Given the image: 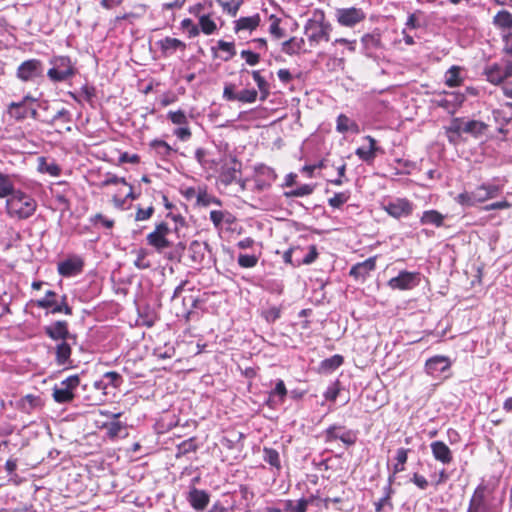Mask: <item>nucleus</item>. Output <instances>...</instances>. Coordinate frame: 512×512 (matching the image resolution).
<instances>
[{
  "label": "nucleus",
  "instance_id": "nucleus-14",
  "mask_svg": "<svg viewBox=\"0 0 512 512\" xmlns=\"http://www.w3.org/2000/svg\"><path fill=\"white\" fill-rule=\"evenodd\" d=\"M419 283V273L401 271L398 276L388 281V286L392 289L409 290L417 286Z\"/></svg>",
  "mask_w": 512,
  "mask_h": 512
},
{
  "label": "nucleus",
  "instance_id": "nucleus-31",
  "mask_svg": "<svg viewBox=\"0 0 512 512\" xmlns=\"http://www.w3.org/2000/svg\"><path fill=\"white\" fill-rule=\"evenodd\" d=\"M17 190L14 188L12 176L0 172V198H9Z\"/></svg>",
  "mask_w": 512,
  "mask_h": 512
},
{
  "label": "nucleus",
  "instance_id": "nucleus-59",
  "mask_svg": "<svg viewBox=\"0 0 512 512\" xmlns=\"http://www.w3.org/2000/svg\"><path fill=\"white\" fill-rule=\"evenodd\" d=\"M105 427L107 428V435L110 438L117 437L121 430L123 429V425L119 421H113L109 424H106Z\"/></svg>",
  "mask_w": 512,
  "mask_h": 512
},
{
  "label": "nucleus",
  "instance_id": "nucleus-21",
  "mask_svg": "<svg viewBox=\"0 0 512 512\" xmlns=\"http://www.w3.org/2000/svg\"><path fill=\"white\" fill-rule=\"evenodd\" d=\"M187 501L195 510L203 511L210 502V495L205 490L193 487L188 493Z\"/></svg>",
  "mask_w": 512,
  "mask_h": 512
},
{
  "label": "nucleus",
  "instance_id": "nucleus-2",
  "mask_svg": "<svg viewBox=\"0 0 512 512\" xmlns=\"http://www.w3.org/2000/svg\"><path fill=\"white\" fill-rule=\"evenodd\" d=\"M37 201L29 194L17 190L6 200L7 215L16 220H26L34 215Z\"/></svg>",
  "mask_w": 512,
  "mask_h": 512
},
{
  "label": "nucleus",
  "instance_id": "nucleus-56",
  "mask_svg": "<svg viewBox=\"0 0 512 512\" xmlns=\"http://www.w3.org/2000/svg\"><path fill=\"white\" fill-rule=\"evenodd\" d=\"M181 28L188 30L189 38H194L200 33L199 27L195 25L190 18H186L181 21Z\"/></svg>",
  "mask_w": 512,
  "mask_h": 512
},
{
  "label": "nucleus",
  "instance_id": "nucleus-13",
  "mask_svg": "<svg viewBox=\"0 0 512 512\" xmlns=\"http://www.w3.org/2000/svg\"><path fill=\"white\" fill-rule=\"evenodd\" d=\"M44 333L56 342L77 340V335L69 331L68 323L64 320H58L45 326Z\"/></svg>",
  "mask_w": 512,
  "mask_h": 512
},
{
  "label": "nucleus",
  "instance_id": "nucleus-44",
  "mask_svg": "<svg viewBox=\"0 0 512 512\" xmlns=\"http://www.w3.org/2000/svg\"><path fill=\"white\" fill-rule=\"evenodd\" d=\"M270 20V26H269V33L275 38V39H281L285 35L284 29L280 27V18H278L275 15H271L269 17Z\"/></svg>",
  "mask_w": 512,
  "mask_h": 512
},
{
  "label": "nucleus",
  "instance_id": "nucleus-7",
  "mask_svg": "<svg viewBox=\"0 0 512 512\" xmlns=\"http://www.w3.org/2000/svg\"><path fill=\"white\" fill-rule=\"evenodd\" d=\"M322 435L325 443H332L334 441H341L345 446H353L358 438V432L352 429H348L346 426L341 424H332L327 427Z\"/></svg>",
  "mask_w": 512,
  "mask_h": 512
},
{
  "label": "nucleus",
  "instance_id": "nucleus-6",
  "mask_svg": "<svg viewBox=\"0 0 512 512\" xmlns=\"http://www.w3.org/2000/svg\"><path fill=\"white\" fill-rule=\"evenodd\" d=\"M80 385L78 375H72L62 380L59 384H55L52 389V397L59 404L70 403L75 398V391Z\"/></svg>",
  "mask_w": 512,
  "mask_h": 512
},
{
  "label": "nucleus",
  "instance_id": "nucleus-3",
  "mask_svg": "<svg viewBox=\"0 0 512 512\" xmlns=\"http://www.w3.org/2000/svg\"><path fill=\"white\" fill-rule=\"evenodd\" d=\"M331 24L325 20V13L316 9L304 26V33L311 45H317L320 41H329Z\"/></svg>",
  "mask_w": 512,
  "mask_h": 512
},
{
  "label": "nucleus",
  "instance_id": "nucleus-39",
  "mask_svg": "<svg viewBox=\"0 0 512 512\" xmlns=\"http://www.w3.org/2000/svg\"><path fill=\"white\" fill-rule=\"evenodd\" d=\"M196 196L198 205L204 207H207L211 204H216L219 206L221 205V201L218 198L210 195L205 189H200Z\"/></svg>",
  "mask_w": 512,
  "mask_h": 512
},
{
  "label": "nucleus",
  "instance_id": "nucleus-38",
  "mask_svg": "<svg viewBox=\"0 0 512 512\" xmlns=\"http://www.w3.org/2000/svg\"><path fill=\"white\" fill-rule=\"evenodd\" d=\"M263 458L264 461L267 462L272 467H275L278 470L281 468L280 456L277 450L273 448L264 447Z\"/></svg>",
  "mask_w": 512,
  "mask_h": 512
},
{
  "label": "nucleus",
  "instance_id": "nucleus-51",
  "mask_svg": "<svg viewBox=\"0 0 512 512\" xmlns=\"http://www.w3.org/2000/svg\"><path fill=\"white\" fill-rule=\"evenodd\" d=\"M350 198V193L339 192L336 193L332 198L328 200V204L333 208H340L343 204H345Z\"/></svg>",
  "mask_w": 512,
  "mask_h": 512
},
{
  "label": "nucleus",
  "instance_id": "nucleus-24",
  "mask_svg": "<svg viewBox=\"0 0 512 512\" xmlns=\"http://www.w3.org/2000/svg\"><path fill=\"white\" fill-rule=\"evenodd\" d=\"M433 457L443 463L449 464L453 457L450 448L442 441H434L430 444Z\"/></svg>",
  "mask_w": 512,
  "mask_h": 512
},
{
  "label": "nucleus",
  "instance_id": "nucleus-26",
  "mask_svg": "<svg viewBox=\"0 0 512 512\" xmlns=\"http://www.w3.org/2000/svg\"><path fill=\"white\" fill-rule=\"evenodd\" d=\"M445 216L441 214L437 210H427L424 211L421 218L420 223L422 225H433L435 227H441L443 225Z\"/></svg>",
  "mask_w": 512,
  "mask_h": 512
},
{
  "label": "nucleus",
  "instance_id": "nucleus-15",
  "mask_svg": "<svg viewBox=\"0 0 512 512\" xmlns=\"http://www.w3.org/2000/svg\"><path fill=\"white\" fill-rule=\"evenodd\" d=\"M84 261L80 256L73 255L58 263V273L63 277H73L83 271Z\"/></svg>",
  "mask_w": 512,
  "mask_h": 512
},
{
  "label": "nucleus",
  "instance_id": "nucleus-35",
  "mask_svg": "<svg viewBox=\"0 0 512 512\" xmlns=\"http://www.w3.org/2000/svg\"><path fill=\"white\" fill-rule=\"evenodd\" d=\"M493 24L501 29L512 28V13L507 10L499 11L493 18Z\"/></svg>",
  "mask_w": 512,
  "mask_h": 512
},
{
  "label": "nucleus",
  "instance_id": "nucleus-22",
  "mask_svg": "<svg viewBox=\"0 0 512 512\" xmlns=\"http://www.w3.org/2000/svg\"><path fill=\"white\" fill-rule=\"evenodd\" d=\"M286 396L287 389L284 381L280 379L276 382L275 388L269 392L265 404L274 409L284 403Z\"/></svg>",
  "mask_w": 512,
  "mask_h": 512
},
{
  "label": "nucleus",
  "instance_id": "nucleus-37",
  "mask_svg": "<svg viewBox=\"0 0 512 512\" xmlns=\"http://www.w3.org/2000/svg\"><path fill=\"white\" fill-rule=\"evenodd\" d=\"M361 42L364 46V49L367 51H372L380 47L381 38L379 33H371L365 34L361 38Z\"/></svg>",
  "mask_w": 512,
  "mask_h": 512
},
{
  "label": "nucleus",
  "instance_id": "nucleus-28",
  "mask_svg": "<svg viewBox=\"0 0 512 512\" xmlns=\"http://www.w3.org/2000/svg\"><path fill=\"white\" fill-rule=\"evenodd\" d=\"M260 23L259 14H255L250 17H241L236 21L235 31L239 32L241 30H249L252 31L258 27Z\"/></svg>",
  "mask_w": 512,
  "mask_h": 512
},
{
  "label": "nucleus",
  "instance_id": "nucleus-43",
  "mask_svg": "<svg viewBox=\"0 0 512 512\" xmlns=\"http://www.w3.org/2000/svg\"><path fill=\"white\" fill-rule=\"evenodd\" d=\"M313 190H314V186H312L310 184H303L302 186H300V187H298L296 189H293V190H290V191H285L283 193V195L286 198L303 197V196H307V195L312 194Z\"/></svg>",
  "mask_w": 512,
  "mask_h": 512
},
{
  "label": "nucleus",
  "instance_id": "nucleus-12",
  "mask_svg": "<svg viewBox=\"0 0 512 512\" xmlns=\"http://www.w3.org/2000/svg\"><path fill=\"white\" fill-rule=\"evenodd\" d=\"M383 209L392 217L399 219L412 214L414 205L406 198H396L383 204Z\"/></svg>",
  "mask_w": 512,
  "mask_h": 512
},
{
  "label": "nucleus",
  "instance_id": "nucleus-9",
  "mask_svg": "<svg viewBox=\"0 0 512 512\" xmlns=\"http://www.w3.org/2000/svg\"><path fill=\"white\" fill-rule=\"evenodd\" d=\"M44 75V66L39 59H29L22 62L17 70L16 77L22 82H35Z\"/></svg>",
  "mask_w": 512,
  "mask_h": 512
},
{
  "label": "nucleus",
  "instance_id": "nucleus-47",
  "mask_svg": "<svg viewBox=\"0 0 512 512\" xmlns=\"http://www.w3.org/2000/svg\"><path fill=\"white\" fill-rule=\"evenodd\" d=\"M408 449L399 448L396 453V461L397 463L394 465L393 470L394 474L404 471V464L407 462L408 458Z\"/></svg>",
  "mask_w": 512,
  "mask_h": 512
},
{
  "label": "nucleus",
  "instance_id": "nucleus-45",
  "mask_svg": "<svg viewBox=\"0 0 512 512\" xmlns=\"http://www.w3.org/2000/svg\"><path fill=\"white\" fill-rule=\"evenodd\" d=\"M240 172V169L235 165L230 168L224 169L220 174V181L224 185H230L232 182L237 180V174Z\"/></svg>",
  "mask_w": 512,
  "mask_h": 512
},
{
  "label": "nucleus",
  "instance_id": "nucleus-54",
  "mask_svg": "<svg viewBox=\"0 0 512 512\" xmlns=\"http://www.w3.org/2000/svg\"><path fill=\"white\" fill-rule=\"evenodd\" d=\"M317 257H318L317 249L314 245H312L309 247V251L306 255H304L301 259L300 258L296 259V264L297 265H301V264L309 265V264L313 263L317 259Z\"/></svg>",
  "mask_w": 512,
  "mask_h": 512
},
{
  "label": "nucleus",
  "instance_id": "nucleus-1",
  "mask_svg": "<svg viewBox=\"0 0 512 512\" xmlns=\"http://www.w3.org/2000/svg\"><path fill=\"white\" fill-rule=\"evenodd\" d=\"M503 496L498 497L495 489L484 482L473 491L467 512H502Z\"/></svg>",
  "mask_w": 512,
  "mask_h": 512
},
{
  "label": "nucleus",
  "instance_id": "nucleus-42",
  "mask_svg": "<svg viewBox=\"0 0 512 512\" xmlns=\"http://www.w3.org/2000/svg\"><path fill=\"white\" fill-rule=\"evenodd\" d=\"M197 449H198V446H197L194 438L184 440L177 446L176 457L179 458L182 455H186L188 453L195 452Z\"/></svg>",
  "mask_w": 512,
  "mask_h": 512
},
{
  "label": "nucleus",
  "instance_id": "nucleus-34",
  "mask_svg": "<svg viewBox=\"0 0 512 512\" xmlns=\"http://www.w3.org/2000/svg\"><path fill=\"white\" fill-rule=\"evenodd\" d=\"M485 75L487 80L492 84H500L505 79L502 74V66L499 64H492L485 68Z\"/></svg>",
  "mask_w": 512,
  "mask_h": 512
},
{
  "label": "nucleus",
  "instance_id": "nucleus-17",
  "mask_svg": "<svg viewBox=\"0 0 512 512\" xmlns=\"http://www.w3.org/2000/svg\"><path fill=\"white\" fill-rule=\"evenodd\" d=\"M451 365L452 362L447 356L436 355L427 359L425 363V370L427 374L435 377L440 373H444L449 370Z\"/></svg>",
  "mask_w": 512,
  "mask_h": 512
},
{
  "label": "nucleus",
  "instance_id": "nucleus-29",
  "mask_svg": "<svg viewBox=\"0 0 512 512\" xmlns=\"http://www.w3.org/2000/svg\"><path fill=\"white\" fill-rule=\"evenodd\" d=\"M206 250H209L208 243H200L199 241L194 240L189 245L191 258L194 262H202L204 260Z\"/></svg>",
  "mask_w": 512,
  "mask_h": 512
},
{
  "label": "nucleus",
  "instance_id": "nucleus-63",
  "mask_svg": "<svg viewBox=\"0 0 512 512\" xmlns=\"http://www.w3.org/2000/svg\"><path fill=\"white\" fill-rule=\"evenodd\" d=\"M339 393H340L339 382H336L327 388V390L324 393V397L326 400L334 402L337 399Z\"/></svg>",
  "mask_w": 512,
  "mask_h": 512
},
{
  "label": "nucleus",
  "instance_id": "nucleus-40",
  "mask_svg": "<svg viewBox=\"0 0 512 512\" xmlns=\"http://www.w3.org/2000/svg\"><path fill=\"white\" fill-rule=\"evenodd\" d=\"M460 68L452 66L445 74V84L449 87H456L460 85Z\"/></svg>",
  "mask_w": 512,
  "mask_h": 512
},
{
  "label": "nucleus",
  "instance_id": "nucleus-41",
  "mask_svg": "<svg viewBox=\"0 0 512 512\" xmlns=\"http://www.w3.org/2000/svg\"><path fill=\"white\" fill-rule=\"evenodd\" d=\"M199 26L200 30L206 35L213 34L217 29L216 23L210 18L209 15L199 16Z\"/></svg>",
  "mask_w": 512,
  "mask_h": 512
},
{
  "label": "nucleus",
  "instance_id": "nucleus-48",
  "mask_svg": "<svg viewBox=\"0 0 512 512\" xmlns=\"http://www.w3.org/2000/svg\"><path fill=\"white\" fill-rule=\"evenodd\" d=\"M256 173L259 177H263V180L274 182L277 178V174L273 168L261 164L256 167Z\"/></svg>",
  "mask_w": 512,
  "mask_h": 512
},
{
  "label": "nucleus",
  "instance_id": "nucleus-27",
  "mask_svg": "<svg viewBox=\"0 0 512 512\" xmlns=\"http://www.w3.org/2000/svg\"><path fill=\"white\" fill-rule=\"evenodd\" d=\"M336 130L339 133H346L348 131L359 133V126L355 121L351 120L346 115L340 114L337 117Z\"/></svg>",
  "mask_w": 512,
  "mask_h": 512
},
{
  "label": "nucleus",
  "instance_id": "nucleus-53",
  "mask_svg": "<svg viewBox=\"0 0 512 512\" xmlns=\"http://www.w3.org/2000/svg\"><path fill=\"white\" fill-rule=\"evenodd\" d=\"M355 154L358 158L368 164L373 163L376 158V155L367 147H359L356 149Z\"/></svg>",
  "mask_w": 512,
  "mask_h": 512
},
{
  "label": "nucleus",
  "instance_id": "nucleus-61",
  "mask_svg": "<svg viewBox=\"0 0 512 512\" xmlns=\"http://www.w3.org/2000/svg\"><path fill=\"white\" fill-rule=\"evenodd\" d=\"M40 404V398L34 395H26L23 398V407L26 411L36 408Z\"/></svg>",
  "mask_w": 512,
  "mask_h": 512
},
{
  "label": "nucleus",
  "instance_id": "nucleus-10",
  "mask_svg": "<svg viewBox=\"0 0 512 512\" xmlns=\"http://www.w3.org/2000/svg\"><path fill=\"white\" fill-rule=\"evenodd\" d=\"M171 234L169 225L161 222L155 226V229L146 237L148 245L155 248L159 253L163 252L166 248L172 246V242L168 236Z\"/></svg>",
  "mask_w": 512,
  "mask_h": 512
},
{
  "label": "nucleus",
  "instance_id": "nucleus-4",
  "mask_svg": "<svg viewBox=\"0 0 512 512\" xmlns=\"http://www.w3.org/2000/svg\"><path fill=\"white\" fill-rule=\"evenodd\" d=\"M52 66L47 71V77L53 83L67 81L77 74V68L68 56H53L49 60Z\"/></svg>",
  "mask_w": 512,
  "mask_h": 512
},
{
  "label": "nucleus",
  "instance_id": "nucleus-5",
  "mask_svg": "<svg viewBox=\"0 0 512 512\" xmlns=\"http://www.w3.org/2000/svg\"><path fill=\"white\" fill-rule=\"evenodd\" d=\"M36 306L51 314L72 315V307L68 304V296L53 290H47L43 298L36 300Z\"/></svg>",
  "mask_w": 512,
  "mask_h": 512
},
{
  "label": "nucleus",
  "instance_id": "nucleus-25",
  "mask_svg": "<svg viewBox=\"0 0 512 512\" xmlns=\"http://www.w3.org/2000/svg\"><path fill=\"white\" fill-rule=\"evenodd\" d=\"M30 109V104H25L23 102L14 101L8 104L7 106V114L10 118L14 119L17 122L23 121L28 118Z\"/></svg>",
  "mask_w": 512,
  "mask_h": 512
},
{
  "label": "nucleus",
  "instance_id": "nucleus-32",
  "mask_svg": "<svg viewBox=\"0 0 512 512\" xmlns=\"http://www.w3.org/2000/svg\"><path fill=\"white\" fill-rule=\"evenodd\" d=\"M304 44L303 38L292 37L282 43V51L288 55H295L303 49Z\"/></svg>",
  "mask_w": 512,
  "mask_h": 512
},
{
  "label": "nucleus",
  "instance_id": "nucleus-16",
  "mask_svg": "<svg viewBox=\"0 0 512 512\" xmlns=\"http://www.w3.org/2000/svg\"><path fill=\"white\" fill-rule=\"evenodd\" d=\"M76 342L77 340H65L57 342L53 350L55 354V362L58 366L69 367L72 365V345H75Z\"/></svg>",
  "mask_w": 512,
  "mask_h": 512
},
{
  "label": "nucleus",
  "instance_id": "nucleus-50",
  "mask_svg": "<svg viewBox=\"0 0 512 512\" xmlns=\"http://www.w3.org/2000/svg\"><path fill=\"white\" fill-rule=\"evenodd\" d=\"M167 118L175 125L185 126L188 125V118L184 111H169Z\"/></svg>",
  "mask_w": 512,
  "mask_h": 512
},
{
  "label": "nucleus",
  "instance_id": "nucleus-55",
  "mask_svg": "<svg viewBox=\"0 0 512 512\" xmlns=\"http://www.w3.org/2000/svg\"><path fill=\"white\" fill-rule=\"evenodd\" d=\"M237 261L243 268H252L256 266L258 258L255 255L240 254Z\"/></svg>",
  "mask_w": 512,
  "mask_h": 512
},
{
  "label": "nucleus",
  "instance_id": "nucleus-46",
  "mask_svg": "<svg viewBox=\"0 0 512 512\" xmlns=\"http://www.w3.org/2000/svg\"><path fill=\"white\" fill-rule=\"evenodd\" d=\"M312 500L309 499H299L296 502H293L291 500L287 501L286 503V509L291 512H306L307 507L309 503H311Z\"/></svg>",
  "mask_w": 512,
  "mask_h": 512
},
{
  "label": "nucleus",
  "instance_id": "nucleus-11",
  "mask_svg": "<svg viewBox=\"0 0 512 512\" xmlns=\"http://www.w3.org/2000/svg\"><path fill=\"white\" fill-rule=\"evenodd\" d=\"M365 18L366 14L361 8L349 7L336 10L337 22L344 27L352 28L364 21Z\"/></svg>",
  "mask_w": 512,
  "mask_h": 512
},
{
  "label": "nucleus",
  "instance_id": "nucleus-36",
  "mask_svg": "<svg viewBox=\"0 0 512 512\" xmlns=\"http://www.w3.org/2000/svg\"><path fill=\"white\" fill-rule=\"evenodd\" d=\"M343 360L344 359L341 355H333L324 359L320 364V368L324 372H332L343 364Z\"/></svg>",
  "mask_w": 512,
  "mask_h": 512
},
{
  "label": "nucleus",
  "instance_id": "nucleus-30",
  "mask_svg": "<svg viewBox=\"0 0 512 512\" xmlns=\"http://www.w3.org/2000/svg\"><path fill=\"white\" fill-rule=\"evenodd\" d=\"M38 171L53 177H58L61 174L60 166L55 161L48 162L45 157L38 159Z\"/></svg>",
  "mask_w": 512,
  "mask_h": 512
},
{
  "label": "nucleus",
  "instance_id": "nucleus-19",
  "mask_svg": "<svg viewBox=\"0 0 512 512\" xmlns=\"http://www.w3.org/2000/svg\"><path fill=\"white\" fill-rule=\"evenodd\" d=\"M376 269V257H369L363 262L356 263L350 269V276L356 280L365 281L372 271Z\"/></svg>",
  "mask_w": 512,
  "mask_h": 512
},
{
  "label": "nucleus",
  "instance_id": "nucleus-33",
  "mask_svg": "<svg viewBox=\"0 0 512 512\" xmlns=\"http://www.w3.org/2000/svg\"><path fill=\"white\" fill-rule=\"evenodd\" d=\"M150 147L154 149L155 153L162 159H168L175 150L164 140L155 139L151 141Z\"/></svg>",
  "mask_w": 512,
  "mask_h": 512
},
{
  "label": "nucleus",
  "instance_id": "nucleus-64",
  "mask_svg": "<svg viewBox=\"0 0 512 512\" xmlns=\"http://www.w3.org/2000/svg\"><path fill=\"white\" fill-rule=\"evenodd\" d=\"M104 378L113 387H119L121 385V383L123 382L121 375L114 371L105 373Z\"/></svg>",
  "mask_w": 512,
  "mask_h": 512
},
{
  "label": "nucleus",
  "instance_id": "nucleus-58",
  "mask_svg": "<svg viewBox=\"0 0 512 512\" xmlns=\"http://www.w3.org/2000/svg\"><path fill=\"white\" fill-rule=\"evenodd\" d=\"M240 55L243 59H245L246 63L250 66H255L260 61V54L255 53L251 50H242Z\"/></svg>",
  "mask_w": 512,
  "mask_h": 512
},
{
  "label": "nucleus",
  "instance_id": "nucleus-8",
  "mask_svg": "<svg viewBox=\"0 0 512 512\" xmlns=\"http://www.w3.org/2000/svg\"><path fill=\"white\" fill-rule=\"evenodd\" d=\"M488 125L479 120H465L464 118H453L451 120V131L454 133L469 134L474 138L481 137Z\"/></svg>",
  "mask_w": 512,
  "mask_h": 512
},
{
  "label": "nucleus",
  "instance_id": "nucleus-18",
  "mask_svg": "<svg viewBox=\"0 0 512 512\" xmlns=\"http://www.w3.org/2000/svg\"><path fill=\"white\" fill-rule=\"evenodd\" d=\"M455 200L462 206L472 207L485 202L486 198L484 195V189L482 188V185H480L473 191H464L458 194Z\"/></svg>",
  "mask_w": 512,
  "mask_h": 512
},
{
  "label": "nucleus",
  "instance_id": "nucleus-52",
  "mask_svg": "<svg viewBox=\"0 0 512 512\" xmlns=\"http://www.w3.org/2000/svg\"><path fill=\"white\" fill-rule=\"evenodd\" d=\"M257 96V90L244 89L238 92V101L243 103H254L257 100Z\"/></svg>",
  "mask_w": 512,
  "mask_h": 512
},
{
  "label": "nucleus",
  "instance_id": "nucleus-23",
  "mask_svg": "<svg viewBox=\"0 0 512 512\" xmlns=\"http://www.w3.org/2000/svg\"><path fill=\"white\" fill-rule=\"evenodd\" d=\"M211 51L215 58H221L223 61L228 62L236 55L234 42H227L219 40L217 47H212Z\"/></svg>",
  "mask_w": 512,
  "mask_h": 512
},
{
  "label": "nucleus",
  "instance_id": "nucleus-62",
  "mask_svg": "<svg viewBox=\"0 0 512 512\" xmlns=\"http://www.w3.org/2000/svg\"><path fill=\"white\" fill-rule=\"evenodd\" d=\"M154 213V207L149 206L146 209L139 207L135 214L136 221H144L149 219Z\"/></svg>",
  "mask_w": 512,
  "mask_h": 512
},
{
  "label": "nucleus",
  "instance_id": "nucleus-57",
  "mask_svg": "<svg viewBox=\"0 0 512 512\" xmlns=\"http://www.w3.org/2000/svg\"><path fill=\"white\" fill-rule=\"evenodd\" d=\"M117 184L128 185L125 178H121L114 174L108 173L106 175V178L99 184V187L104 188L109 185H117Z\"/></svg>",
  "mask_w": 512,
  "mask_h": 512
},
{
  "label": "nucleus",
  "instance_id": "nucleus-49",
  "mask_svg": "<svg viewBox=\"0 0 512 512\" xmlns=\"http://www.w3.org/2000/svg\"><path fill=\"white\" fill-rule=\"evenodd\" d=\"M61 121L63 123H69L72 121L71 112L65 108L58 110L55 115L48 121H46L49 125H54L56 122Z\"/></svg>",
  "mask_w": 512,
  "mask_h": 512
},
{
  "label": "nucleus",
  "instance_id": "nucleus-20",
  "mask_svg": "<svg viewBox=\"0 0 512 512\" xmlns=\"http://www.w3.org/2000/svg\"><path fill=\"white\" fill-rule=\"evenodd\" d=\"M163 56L168 57L176 51L184 52L186 50V43L177 38L165 37L156 42Z\"/></svg>",
  "mask_w": 512,
  "mask_h": 512
},
{
  "label": "nucleus",
  "instance_id": "nucleus-60",
  "mask_svg": "<svg viewBox=\"0 0 512 512\" xmlns=\"http://www.w3.org/2000/svg\"><path fill=\"white\" fill-rule=\"evenodd\" d=\"M482 188L484 189L486 200L497 197L501 191L499 186L491 184H482Z\"/></svg>",
  "mask_w": 512,
  "mask_h": 512
}]
</instances>
